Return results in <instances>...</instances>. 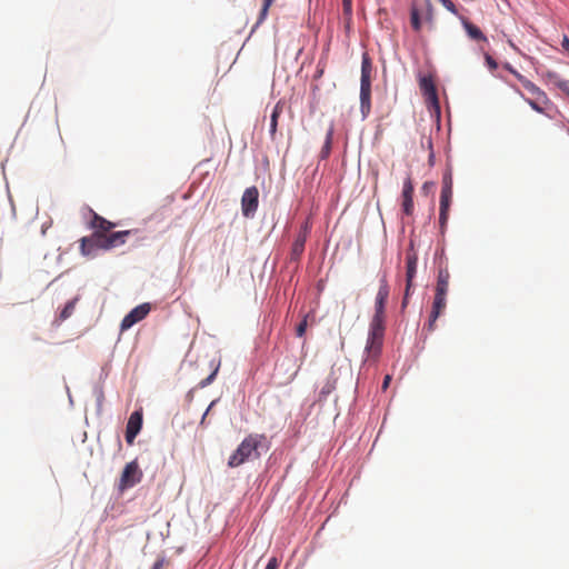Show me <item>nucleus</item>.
I'll list each match as a JSON object with an SVG mask.
<instances>
[{
  "instance_id": "f257e3e1",
  "label": "nucleus",
  "mask_w": 569,
  "mask_h": 569,
  "mask_svg": "<svg viewBox=\"0 0 569 569\" xmlns=\"http://www.w3.org/2000/svg\"><path fill=\"white\" fill-rule=\"evenodd\" d=\"M264 439V435L251 433L247 436L229 457L228 467L237 468L249 460L258 459L260 457L258 449Z\"/></svg>"
},
{
  "instance_id": "f03ea898",
  "label": "nucleus",
  "mask_w": 569,
  "mask_h": 569,
  "mask_svg": "<svg viewBox=\"0 0 569 569\" xmlns=\"http://www.w3.org/2000/svg\"><path fill=\"white\" fill-rule=\"evenodd\" d=\"M385 329V322L373 320L370 321L369 333L366 343L367 360H377L380 356Z\"/></svg>"
},
{
  "instance_id": "7ed1b4c3",
  "label": "nucleus",
  "mask_w": 569,
  "mask_h": 569,
  "mask_svg": "<svg viewBox=\"0 0 569 569\" xmlns=\"http://www.w3.org/2000/svg\"><path fill=\"white\" fill-rule=\"evenodd\" d=\"M379 290L375 301V313L371 318L373 321L385 322V308L389 297L390 287L388 283L387 272H383L380 278Z\"/></svg>"
},
{
  "instance_id": "20e7f679",
  "label": "nucleus",
  "mask_w": 569,
  "mask_h": 569,
  "mask_svg": "<svg viewBox=\"0 0 569 569\" xmlns=\"http://www.w3.org/2000/svg\"><path fill=\"white\" fill-rule=\"evenodd\" d=\"M419 87L428 107L430 109H435L436 112H439V99L432 78L430 76L421 77L419 80Z\"/></svg>"
},
{
  "instance_id": "39448f33",
  "label": "nucleus",
  "mask_w": 569,
  "mask_h": 569,
  "mask_svg": "<svg viewBox=\"0 0 569 569\" xmlns=\"http://www.w3.org/2000/svg\"><path fill=\"white\" fill-rule=\"evenodd\" d=\"M150 303H141L134 307L121 321L120 328L122 331L130 329L137 322L143 320L150 312Z\"/></svg>"
},
{
  "instance_id": "423d86ee",
  "label": "nucleus",
  "mask_w": 569,
  "mask_h": 569,
  "mask_svg": "<svg viewBox=\"0 0 569 569\" xmlns=\"http://www.w3.org/2000/svg\"><path fill=\"white\" fill-rule=\"evenodd\" d=\"M259 191L257 187L247 188L241 198V209L244 217H251L258 209Z\"/></svg>"
},
{
  "instance_id": "0eeeda50",
  "label": "nucleus",
  "mask_w": 569,
  "mask_h": 569,
  "mask_svg": "<svg viewBox=\"0 0 569 569\" xmlns=\"http://www.w3.org/2000/svg\"><path fill=\"white\" fill-rule=\"evenodd\" d=\"M142 473L139 469V466L136 461H131L126 465L121 478H120V489H126L133 487L138 482H140Z\"/></svg>"
},
{
  "instance_id": "6e6552de",
  "label": "nucleus",
  "mask_w": 569,
  "mask_h": 569,
  "mask_svg": "<svg viewBox=\"0 0 569 569\" xmlns=\"http://www.w3.org/2000/svg\"><path fill=\"white\" fill-rule=\"evenodd\" d=\"M92 219L90 221V228L94 229L93 238L97 240V244L100 242V237H106L107 232L116 227V224L103 217L99 216L94 211L90 210Z\"/></svg>"
},
{
  "instance_id": "1a4fd4ad",
  "label": "nucleus",
  "mask_w": 569,
  "mask_h": 569,
  "mask_svg": "<svg viewBox=\"0 0 569 569\" xmlns=\"http://www.w3.org/2000/svg\"><path fill=\"white\" fill-rule=\"evenodd\" d=\"M413 191H415V189H413L412 179H411L410 174H408V177L403 181L402 192H401V198H402L401 207H402V211L406 216H412L413 210H415Z\"/></svg>"
},
{
  "instance_id": "9d476101",
  "label": "nucleus",
  "mask_w": 569,
  "mask_h": 569,
  "mask_svg": "<svg viewBox=\"0 0 569 569\" xmlns=\"http://www.w3.org/2000/svg\"><path fill=\"white\" fill-rule=\"evenodd\" d=\"M131 233H133V230L112 232L106 237H100V242L97 246L104 250L121 246Z\"/></svg>"
},
{
  "instance_id": "9b49d317",
  "label": "nucleus",
  "mask_w": 569,
  "mask_h": 569,
  "mask_svg": "<svg viewBox=\"0 0 569 569\" xmlns=\"http://www.w3.org/2000/svg\"><path fill=\"white\" fill-rule=\"evenodd\" d=\"M447 307V293L435 292L432 309L429 317L428 329L433 330L437 319L442 315Z\"/></svg>"
},
{
  "instance_id": "f8f14e48",
  "label": "nucleus",
  "mask_w": 569,
  "mask_h": 569,
  "mask_svg": "<svg viewBox=\"0 0 569 569\" xmlns=\"http://www.w3.org/2000/svg\"><path fill=\"white\" fill-rule=\"evenodd\" d=\"M142 428V413L140 411H134L129 417L127 428H126V441L128 445H132L136 437L140 432Z\"/></svg>"
},
{
  "instance_id": "ddd939ff",
  "label": "nucleus",
  "mask_w": 569,
  "mask_h": 569,
  "mask_svg": "<svg viewBox=\"0 0 569 569\" xmlns=\"http://www.w3.org/2000/svg\"><path fill=\"white\" fill-rule=\"evenodd\" d=\"M418 256L411 247L406 254V282L408 287L413 286V279L417 274Z\"/></svg>"
},
{
  "instance_id": "4468645a",
  "label": "nucleus",
  "mask_w": 569,
  "mask_h": 569,
  "mask_svg": "<svg viewBox=\"0 0 569 569\" xmlns=\"http://www.w3.org/2000/svg\"><path fill=\"white\" fill-rule=\"evenodd\" d=\"M309 231H310V227H309L308 222L303 223V226L301 227V229L292 244L291 254H292L293 259H298L302 254Z\"/></svg>"
},
{
  "instance_id": "2eb2a0df",
  "label": "nucleus",
  "mask_w": 569,
  "mask_h": 569,
  "mask_svg": "<svg viewBox=\"0 0 569 569\" xmlns=\"http://www.w3.org/2000/svg\"><path fill=\"white\" fill-rule=\"evenodd\" d=\"M372 63L367 53L362 56L360 88L371 89Z\"/></svg>"
},
{
  "instance_id": "dca6fc26",
  "label": "nucleus",
  "mask_w": 569,
  "mask_h": 569,
  "mask_svg": "<svg viewBox=\"0 0 569 569\" xmlns=\"http://www.w3.org/2000/svg\"><path fill=\"white\" fill-rule=\"evenodd\" d=\"M452 200V191L441 190L439 221L443 227L448 221L449 209Z\"/></svg>"
},
{
  "instance_id": "f3484780",
  "label": "nucleus",
  "mask_w": 569,
  "mask_h": 569,
  "mask_svg": "<svg viewBox=\"0 0 569 569\" xmlns=\"http://www.w3.org/2000/svg\"><path fill=\"white\" fill-rule=\"evenodd\" d=\"M450 273L447 267L439 268L435 292L447 293L449 291Z\"/></svg>"
},
{
  "instance_id": "a211bd4d",
  "label": "nucleus",
  "mask_w": 569,
  "mask_h": 569,
  "mask_svg": "<svg viewBox=\"0 0 569 569\" xmlns=\"http://www.w3.org/2000/svg\"><path fill=\"white\" fill-rule=\"evenodd\" d=\"M283 108H284V101L279 100L272 109V112L270 116V129H269L271 139H274V136L277 133L278 119L281 116V113L283 112Z\"/></svg>"
},
{
  "instance_id": "6ab92c4d",
  "label": "nucleus",
  "mask_w": 569,
  "mask_h": 569,
  "mask_svg": "<svg viewBox=\"0 0 569 569\" xmlns=\"http://www.w3.org/2000/svg\"><path fill=\"white\" fill-rule=\"evenodd\" d=\"M461 21H462V26H463L467 34L469 36V38H471L472 40H476V41L487 42V40H488L487 37L476 24L471 23L466 18H462Z\"/></svg>"
},
{
  "instance_id": "aec40b11",
  "label": "nucleus",
  "mask_w": 569,
  "mask_h": 569,
  "mask_svg": "<svg viewBox=\"0 0 569 569\" xmlns=\"http://www.w3.org/2000/svg\"><path fill=\"white\" fill-rule=\"evenodd\" d=\"M521 84L523 88L533 97H536L538 100H541L543 103H548L549 99L545 91H542L538 86H536L532 81L525 78L521 81Z\"/></svg>"
},
{
  "instance_id": "412c9836",
  "label": "nucleus",
  "mask_w": 569,
  "mask_h": 569,
  "mask_svg": "<svg viewBox=\"0 0 569 569\" xmlns=\"http://www.w3.org/2000/svg\"><path fill=\"white\" fill-rule=\"evenodd\" d=\"M360 110L366 118L371 110V89L360 88Z\"/></svg>"
},
{
  "instance_id": "4be33fe9",
  "label": "nucleus",
  "mask_w": 569,
  "mask_h": 569,
  "mask_svg": "<svg viewBox=\"0 0 569 569\" xmlns=\"http://www.w3.org/2000/svg\"><path fill=\"white\" fill-rule=\"evenodd\" d=\"M547 77L555 87L561 90L569 98V80L562 79L556 72H548Z\"/></svg>"
},
{
  "instance_id": "5701e85b",
  "label": "nucleus",
  "mask_w": 569,
  "mask_h": 569,
  "mask_svg": "<svg viewBox=\"0 0 569 569\" xmlns=\"http://www.w3.org/2000/svg\"><path fill=\"white\" fill-rule=\"evenodd\" d=\"M96 248L99 247L97 246V240L93 238V234L91 237H82L80 239L81 254L90 256Z\"/></svg>"
},
{
  "instance_id": "b1692460",
  "label": "nucleus",
  "mask_w": 569,
  "mask_h": 569,
  "mask_svg": "<svg viewBox=\"0 0 569 569\" xmlns=\"http://www.w3.org/2000/svg\"><path fill=\"white\" fill-rule=\"evenodd\" d=\"M410 23L415 31L419 32L422 27V20L418 7L413 2L410 8Z\"/></svg>"
},
{
  "instance_id": "393cba45",
  "label": "nucleus",
  "mask_w": 569,
  "mask_h": 569,
  "mask_svg": "<svg viewBox=\"0 0 569 569\" xmlns=\"http://www.w3.org/2000/svg\"><path fill=\"white\" fill-rule=\"evenodd\" d=\"M332 138H333V127L330 126V128H329V130H328V132L326 134L325 144H323V147L321 149V152H320L322 159H326L329 156L330 151H331Z\"/></svg>"
},
{
  "instance_id": "a878e982",
  "label": "nucleus",
  "mask_w": 569,
  "mask_h": 569,
  "mask_svg": "<svg viewBox=\"0 0 569 569\" xmlns=\"http://www.w3.org/2000/svg\"><path fill=\"white\" fill-rule=\"evenodd\" d=\"M273 1L274 0H262V8L260 10L256 27H258L259 24H261L264 21V19L268 16L269 8L271 7Z\"/></svg>"
},
{
  "instance_id": "bb28decb",
  "label": "nucleus",
  "mask_w": 569,
  "mask_h": 569,
  "mask_svg": "<svg viewBox=\"0 0 569 569\" xmlns=\"http://www.w3.org/2000/svg\"><path fill=\"white\" fill-rule=\"evenodd\" d=\"M525 100L535 111H537L539 113H543L542 104H545V103L541 102V100H538L536 97H533V99L525 98Z\"/></svg>"
},
{
  "instance_id": "cd10ccee",
  "label": "nucleus",
  "mask_w": 569,
  "mask_h": 569,
  "mask_svg": "<svg viewBox=\"0 0 569 569\" xmlns=\"http://www.w3.org/2000/svg\"><path fill=\"white\" fill-rule=\"evenodd\" d=\"M218 370H219V365H217L212 372L206 378V379H202L200 382H199V387L200 388H204L207 386H209L210 383H212V381L214 380L217 373H218Z\"/></svg>"
},
{
  "instance_id": "c85d7f7f",
  "label": "nucleus",
  "mask_w": 569,
  "mask_h": 569,
  "mask_svg": "<svg viewBox=\"0 0 569 569\" xmlns=\"http://www.w3.org/2000/svg\"><path fill=\"white\" fill-rule=\"evenodd\" d=\"M441 190L452 191V176L450 172L443 174Z\"/></svg>"
},
{
  "instance_id": "c756f323",
  "label": "nucleus",
  "mask_w": 569,
  "mask_h": 569,
  "mask_svg": "<svg viewBox=\"0 0 569 569\" xmlns=\"http://www.w3.org/2000/svg\"><path fill=\"white\" fill-rule=\"evenodd\" d=\"M307 318H308V316H305L302 321L297 326L296 333L298 337H302L306 333L307 326H308Z\"/></svg>"
},
{
  "instance_id": "7c9ffc66",
  "label": "nucleus",
  "mask_w": 569,
  "mask_h": 569,
  "mask_svg": "<svg viewBox=\"0 0 569 569\" xmlns=\"http://www.w3.org/2000/svg\"><path fill=\"white\" fill-rule=\"evenodd\" d=\"M73 308H74L73 302L67 303L66 307L63 308V310L60 313V318L62 320L69 318L71 316L72 311H73Z\"/></svg>"
},
{
  "instance_id": "2f4dec72",
  "label": "nucleus",
  "mask_w": 569,
  "mask_h": 569,
  "mask_svg": "<svg viewBox=\"0 0 569 569\" xmlns=\"http://www.w3.org/2000/svg\"><path fill=\"white\" fill-rule=\"evenodd\" d=\"M343 13L349 18L352 16V0H342Z\"/></svg>"
},
{
  "instance_id": "473e14b6",
  "label": "nucleus",
  "mask_w": 569,
  "mask_h": 569,
  "mask_svg": "<svg viewBox=\"0 0 569 569\" xmlns=\"http://www.w3.org/2000/svg\"><path fill=\"white\" fill-rule=\"evenodd\" d=\"M432 10H433V8H432L430 0H426L425 20L428 22H432Z\"/></svg>"
},
{
  "instance_id": "72a5a7b5",
  "label": "nucleus",
  "mask_w": 569,
  "mask_h": 569,
  "mask_svg": "<svg viewBox=\"0 0 569 569\" xmlns=\"http://www.w3.org/2000/svg\"><path fill=\"white\" fill-rule=\"evenodd\" d=\"M441 4L451 13L457 14V8L451 0H439Z\"/></svg>"
},
{
  "instance_id": "f704fd0d",
  "label": "nucleus",
  "mask_w": 569,
  "mask_h": 569,
  "mask_svg": "<svg viewBox=\"0 0 569 569\" xmlns=\"http://www.w3.org/2000/svg\"><path fill=\"white\" fill-rule=\"evenodd\" d=\"M486 62L490 70H496L498 68L497 61L489 54H486Z\"/></svg>"
},
{
  "instance_id": "c9c22d12",
  "label": "nucleus",
  "mask_w": 569,
  "mask_h": 569,
  "mask_svg": "<svg viewBox=\"0 0 569 569\" xmlns=\"http://www.w3.org/2000/svg\"><path fill=\"white\" fill-rule=\"evenodd\" d=\"M278 566H279V563H278L277 558L272 557L269 559L266 569H278Z\"/></svg>"
},
{
  "instance_id": "e433bc0d",
  "label": "nucleus",
  "mask_w": 569,
  "mask_h": 569,
  "mask_svg": "<svg viewBox=\"0 0 569 569\" xmlns=\"http://www.w3.org/2000/svg\"><path fill=\"white\" fill-rule=\"evenodd\" d=\"M166 565V559L163 557L157 559L151 569H162Z\"/></svg>"
},
{
  "instance_id": "4c0bfd02",
  "label": "nucleus",
  "mask_w": 569,
  "mask_h": 569,
  "mask_svg": "<svg viewBox=\"0 0 569 569\" xmlns=\"http://www.w3.org/2000/svg\"><path fill=\"white\" fill-rule=\"evenodd\" d=\"M390 381H391V376L387 375L383 379V382H382V390L386 391L390 385Z\"/></svg>"
},
{
  "instance_id": "58836bf2",
  "label": "nucleus",
  "mask_w": 569,
  "mask_h": 569,
  "mask_svg": "<svg viewBox=\"0 0 569 569\" xmlns=\"http://www.w3.org/2000/svg\"><path fill=\"white\" fill-rule=\"evenodd\" d=\"M561 47L565 51L569 53V38L567 36L563 37L561 41Z\"/></svg>"
},
{
  "instance_id": "ea45409f",
  "label": "nucleus",
  "mask_w": 569,
  "mask_h": 569,
  "mask_svg": "<svg viewBox=\"0 0 569 569\" xmlns=\"http://www.w3.org/2000/svg\"><path fill=\"white\" fill-rule=\"evenodd\" d=\"M412 287H408V282H406L405 297H409Z\"/></svg>"
},
{
  "instance_id": "a19ab883",
  "label": "nucleus",
  "mask_w": 569,
  "mask_h": 569,
  "mask_svg": "<svg viewBox=\"0 0 569 569\" xmlns=\"http://www.w3.org/2000/svg\"><path fill=\"white\" fill-rule=\"evenodd\" d=\"M408 300H409V297H405L403 296V299H402V302H401L402 309H405L408 306Z\"/></svg>"
},
{
  "instance_id": "79ce46f5",
  "label": "nucleus",
  "mask_w": 569,
  "mask_h": 569,
  "mask_svg": "<svg viewBox=\"0 0 569 569\" xmlns=\"http://www.w3.org/2000/svg\"><path fill=\"white\" fill-rule=\"evenodd\" d=\"M513 76L521 82L526 77H523L521 73H519L518 71H516L513 73Z\"/></svg>"
},
{
  "instance_id": "37998d69",
  "label": "nucleus",
  "mask_w": 569,
  "mask_h": 569,
  "mask_svg": "<svg viewBox=\"0 0 569 569\" xmlns=\"http://www.w3.org/2000/svg\"><path fill=\"white\" fill-rule=\"evenodd\" d=\"M431 186H432L431 182H425L423 186H422V190L427 191Z\"/></svg>"
},
{
  "instance_id": "c03bdc74",
  "label": "nucleus",
  "mask_w": 569,
  "mask_h": 569,
  "mask_svg": "<svg viewBox=\"0 0 569 569\" xmlns=\"http://www.w3.org/2000/svg\"><path fill=\"white\" fill-rule=\"evenodd\" d=\"M213 405H214V401H213V402H210L209 408L207 409L206 413H204V415H203V417H202V421L206 419V416H207L208 411L211 409V407H212Z\"/></svg>"
},
{
  "instance_id": "a18cd8bd",
  "label": "nucleus",
  "mask_w": 569,
  "mask_h": 569,
  "mask_svg": "<svg viewBox=\"0 0 569 569\" xmlns=\"http://www.w3.org/2000/svg\"><path fill=\"white\" fill-rule=\"evenodd\" d=\"M507 70H509V72H511L512 74L517 71L516 69H513L511 66L507 64L506 66Z\"/></svg>"
}]
</instances>
